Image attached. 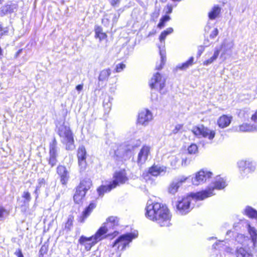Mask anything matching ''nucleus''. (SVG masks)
Segmentation results:
<instances>
[{"label":"nucleus","mask_w":257,"mask_h":257,"mask_svg":"<svg viewBox=\"0 0 257 257\" xmlns=\"http://www.w3.org/2000/svg\"><path fill=\"white\" fill-rule=\"evenodd\" d=\"M219 49L214 48L213 55L212 57H211L208 59L204 61L203 62V64L205 66H207L211 63H212L214 61H215L219 56Z\"/></svg>","instance_id":"7c9ffc66"},{"label":"nucleus","mask_w":257,"mask_h":257,"mask_svg":"<svg viewBox=\"0 0 257 257\" xmlns=\"http://www.w3.org/2000/svg\"><path fill=\"white\" fill-rule=\"evenodd\" d=\"M3 0H0V5L3 3Z\"/></svg>","instance_id":"69168bd1"},{"label":"nucleus","mask_w":257,"mask_h":257,"mask_svg":"<svg viewBox=\"0 0 257 257\" xmlns=\"http://www.w3.org/2000/svg\"><path fill=\"white\" fill-rule=\"evenodd\" d=\"M224 242V241H219V243H216L215 244H214L213 246L214 248H216V246H219L218 248H222V249H224L227 252L233 253V249L230 247L224 245L223 244Z\"/></svg>","instance_id":"c9c22d12"},{"label":"nucleus","mask_w":257,"mask_h":257,"mask_svg":"<svg viewBox=\"0 0 257 257\" xmlns=\"http://www.w3.org/2000/svg\"><path fill=\"white\" fill-rule=\"evenodd\" d=\"M99 232H96L94 235L89 237H87L82 235L79 239V242L81 245L85 246L86 250H89L91 248L92 246L103 238V237H101L100 235H99Z\"/></svg>","instance_id":"9d476101"},{"label":"nucleus","mask_w":257,"mask_h":257,"mask_svg":"<svg viewBox=\"0 0 257 257\" xmlns=\"http://www.w3.org/2000/svg\"><path fill=\"white\" fill-rule=\"evenodd\" d=\"M195 193H192L190 195L184 197L181 199V200L177 202L176 204V208L178 213L181 215H185L188 213L194 207L192 201H195V200H203L200 199L197 197L194 196L193 194Z\"/></svg>","instance_id":"39448f33"},{"label":"nucleus","mask_w":257,"mask_h":257,"mask_svg":"<svg viewBox=\"0 0 257 257\" xmlns=\"http://www.w3.org/2000/svg\"><path fill=\"white\" fill-rule=\"evenodd\" d=\"M233 45L232 41L225 39L220 46H216L215 48L219 49V53L221 52L220 57H225V55H231Z\"/></svg>","instance_id":"dca6fc26"},{"label":"nucleus","mask_w":257,"mask_h":257,"mask_svg":"<svg viewBox=\"0 0 257 257\" xmlns=\"http://www.w3.org/2000/svg\"><path fill=\"white\" fill-rule=\"evenodd\" d=\"M22 51V49H20V50H19V51L16 53V57H18V56L19 55V54L21 53Z\"/></svg>","instance_id":"680f3d73"},{"label":"nucleus","mask_w":257,"mask_h":257,"mask_svg":"<svg viewBox=\"0 0 257 257\" xmlns=\"http://www.w3.org/2000/svg\"><path fill=\"white\" fill-rule=\"evenodd\" d=\"M245 214L250 218H257V211L250 206H246L244 209Z\"/></svg>","instance_id":"2f4dec72"},{"label":"nucleus","mask_w":257,"mask_h":257,"mask_svg":"<svg viewBox=\"0 0 257 257\" xmlns=\"http://www.w3.org/2000/svg\"><path fill=\"white\" fill-rule=\"evenodd\" d=\"M58 133L61 143L66 146V150H73L75 149L73 134L69 126L60 125L58 127Z\"/></svg>","instance_id":"20e7f679"},{"label":"nucleus","mask_w":257,"mask_h":257,"mask_svg":"<svg viewBox=\"0 0 257 257\" xmlns=\"http://www.w3.org/2000/svg\"><path fill=\"white\" fill-rule=\"evenodd\" d=\"M220 12V8L219 7L216 6H214L212 10L209 13L208 17L210 19H215L219 14Z\"/></svg>","instance_id":"72a5a7b5"},{"label":"nucleus","mask_w":257,"mask_h":257,"mask_svg":"<svg viewBox=\"0 0 257 257\" xmlns=\"http://www.w3.org/2000/svg\"><path fill=\"white\" fill-rule=\"evenodd\" d=\"M165 13L166 14L168 15L172 13L173 11V6L171 5L168 4L166 7L165 9Z\"/></svg>","instance_id":"de8ad7c7"},{"label":"nucleus","mask_w":257,"mask_h":257,"mask_svg":"<svg viewBox=\"0 0 257 257\" xmlns=\"http://www.w3.org/2000/svg\"><path fill=\"white\" fill-rule=\"evenodd\" d=\"M118 233V232H117L116 230H114L113 234H115L114 235H116Z\"/></svg>","instance_id":"0e129e2a"},{"label":"nucleus","mask_w":257,"mask_h":257,"mask_svg":"<svg viewBox=\"0 0 257 257\" xmlns=\"http://www.w3.org/2000/svg\"><path fill=\"white\" fill-rule=\"evenodd\" d=\"M231 119V116L223 115L218 119L217 123L220 127L223 128L228 126L230 124Z\"/></svg>","instance_id":"cd10ccee"},{"label":"nucleus","mask_w":257,"mask_h":257,"mask_svg":"<svg viewBox=\"0 0 257 257\" xmlns=\"http://www.w3.org/2000/svg\"><path fill=\"white\" fill-rule=\"evenodd\" d=\"M95 37L99 38V40L101 41L106 38V35L104 33H102L99 34H98L97 35L95 36Z\"/></svg>","instance_id":"864d4df0"},{"label":"nucleus","mask_w":257,"mask_h":257,"mask_svg":"<svg viewBox=\"0 0 257 257\" xmlns=\"http://www.w3.org/2000/svg\"><path fill=\"white\" fill-rule=\"evenodd\" d=\"M57 142L55 139H54L52 142L50 144L49 147V158L48 160L49 164L52 167L54 166L57 162Z\"/></svg>","instance_id":"a211bd4d"},{"label":"nucleus","mask_w":257,"mask_h":257,"mask_svg":"<svg viewBox=\"0 0 257 257\" xmlns=\"http://www.w3.org/2000/svg\"><path fill=\"white\" fill-rule=\"evenodd\" d=\"M23 197L25 199V202H29L31 199V195L29 192L25 191L23 194Z\"/></svg>","instance_id":"a18cd8bd"},{"label":"nucleus","mask_w":257,"mask_h":257,"mask_svg":"<svg viewBox=\"0 0 257 257\" xmlns=\"http://www.w3.org/2000/svg\"><path fill=\"white\" fill-rule=\"evenodd\" d=\"M173 31L174 30L172 28H168L163 31L159 37L161 45L159 46V48L160 55L161 56V62L159 65H156V68L158 70H160L162 68V67L165 64L166 61V52L165 50V39L168 35L172 34Z\"/></svg>","instance_id":"423d86ee"},{"label":"nucleus","mask_w":257,"mask_h":257,"mask_svg":"<svg viewBox=\"0 0 257 257\" xmlns=\"http://www.w3.org/2000/svg\"><path fill=\"white\" fill-rule=\"evenodd\" d=\"M167 168L163 165L154 164L150 167L148 170V173L151 176L157 177L163 176L167 172Z\"/></svg>","instance_id":"aec40b11"},{"label":"nucleus","mask_w":257,"mask_h":257,"mask_svg":"<svg viewBox=\"0 0 257 257\" xmlns=\"http://www.w3.org/2000/svg\"><path fill=\"white\" fill-rule=\"evenodd\" d=\"M125 68V64L123 63H119L116 65L115 71L117 73L120 72Z\"/></svg>","instance_id":"37998d69"},{"label":"nucleus","mask_w":257,"mask_h":257,"mask_svg":"<svg viewBox=\"0 0 257 257\" xmlns=\"http://www.w3.org/2000/svg\"><path fill=\"white\" fill-rule=\"evenodd\" d=\"M77 158L80 170H84L86 167V152L83 146L79 148L77 152Z\"/></svg>","instance_id":"412c9836"},{"label":"nucleus","mask_w":257,"mask_h":257,"mask_svg":"<svg viewBox=\"0 0 257 257\" xmlns=\"http://www.w3.org/2000/svg\"><path fill=\"white\" fill-rule=\"evenodd\" d=\"M96 204L94 202H91L89 204L85 210L82 212V214L77 218L79 222L84 223L86 219L89 216L92 210L96 207Z\"/></svg>","instance_id":"5701e85b"},{"label":"nucleus","mask_w":257,"mask_h":257,"mask_svg":"<svg viewBox=\"0 0 257 257\" xmlns=\"http://www.w3.org/2000/svg\"><path fill=\"white\" fill-rule=\"evenodd\" d=\"M192 133L198 138L204 137L212 140L215 137V133L213 130H211L203 125L195 126L192 130Z\"/></svg>","instance_id":"9b49d317"},{"label":"nucleus","mask_w":257,"mask_h":257,"mask_svg":"<svg viewBox=\"0 0 257 257\" xmlns=\"http://www.w3.org/2000/svg\"><path fill=\"white\" fill-rule=\"evenodd\" d=\"M212 172L205 169L198 172L194 177L192 178V182L194 185L197 186L209 180L212 176Z\"/></svg>","instance_id":"4468645a"},{"label":"nucleus","mask_w":257,"mask_h":257,"mask_svg":"<svg viewBox=\"0 0 257 257\" xmlns=\"http://www.w3.org/2000/svg\"><path fill=\"white\" fill-rule=\"evenodd\" d=\"M248 238L247 237L245 236L244 235L239 234H238L236 237L235 240L242 245H245V242L248 240Z\"/></svg>","instance_id":"4c0bfd02"},{"label":"nucleus","mask_w":257,"mask_h":257,"mask_svg":"<svg viewBox=\"0 0 257 257\" xmlns=\"http://www.w3.org/2000/svg\"><path fill=\"white\" fill-rule=\"evenodd\" d=\"M119 14L118 15H114V17H113V22L114 23H116L117 22L118 19L119 18Z\"/></svg>","instance_id":"052dcab7"},{"label":"nucleus","mask_w":257,"mask_h":257,"mask_svg":"<svg viewBox=\"0 0 257 257\" xmlns=\"http://www.w3.org/2000/svg\"><path fill=\"white\" fill-rule=\"evenodd\" d=\"M248 232L250 235L251 242L252 243L253 248L255 250H257V230L254 227L248 225Z\"/></svg>","instance_id":"a878e982"},{"label":"nucleus","mask_w":257,"mask_h":257,"mask_svg":"<svg viewBox=\"0 0 257 257\" xmlns=\"http://www.w3.org/2000/svg\"><path fill=\"white\" fill-rule=\"evenodd\" d=\"M194 57H191L186 62L179 64L177 66L176 68L181 70H185L188 69L190 66H192L193 64Z\"/></svg>","instance_id":"c756f323"},{"label":"nucleus","mask_w":257,"mask_h":257,"mask_svg":"<svg viewBox=\"0 0 257 257\" xmlns=\"http://www.w3.org/2000/svg\"><path fill=\"white\" fill-rule=\"evenodd\" d=\"M191 160L188 158H182V166H186L190 164Z\"/></svg>","instance_id":"8fccbe9b"},{"label":"nucleus","mask_w":257,"mask_h":257,"mask_svg":"<svg viewBox=\"0 0 257 257\" xmlns=\"http://www.w3.org/2000/svg\"><path fill=\"white\" fill-rule=\"evenodd\" d=\"M146 210V217L159 226L168 227L171 225L172 214L166 205L159 202L148 203Z\"/></svg>","instance_id":"f257e3e1"},{"label":"nucleus","mask_w":257,"mask_h":257,"mask_svg":"<svg viewBox=\"0 0 257 257\" xmlns=\"http://www.w3.org/2000/svg\"><path fill=\"white\" fill-rule=\"evenodd\" d=\"M238 166L240 174L243 177L245 176L249 173L254 171L256 168L255 163L249 160L239 161L238 162Z\"/></svg>","instance_id":"ddd939ff"},{"label":"nucleus","mask_w":257,"mask_h":257,"mask_svg":"<svg viewBox=\"0 0 257 257\" xmlns=\"http://www.w3.org/2000/svg\"><path fill=\"white\" fill-rule=\"evenodd\" d=\"M46 181L45 180L44 178H40L38 180V185L36 187V192L38 191L39 189L42 187L44 186L45 184Z\"/></svg>","instance_id":"79ce46f5"},{"label":"nucleus","mask_w":257,"mask_h":257,"mask_svg":"<svg viewBox=\"0 0 257 257\" xmlns=\"http://www.w3.org/2000/svg\"><path fill=\"white\" fill-rule=\"evenodd\" d=\"M170 19V17L167 15L162 17L158 24V27L160 29H162L165 26V23L168 22Z\"/></svg>","instance_id":"e433bc0d"},{"label":"nucleus","mask_w":257,"mask_h":257,"mask_svg":"<svg viewBox=\"0 0 257 257\" xmlns=\"http://www.w3.org/2000/svg\"><path fill=\"white\" fill-rule=\"evenodd\" d=\"M74 217L72 215H69L67 221L65 223V228L67 229L68 230H70L71 228L73 225Z\"/></svg>","instance_id":"ea45409f"},{"label":"nucleus","mask_w":257,"mask_h":257,"mask_svg":"<svg viewBox=\"0 0 257 257\" xmlns=\"http://www.w3.org/2000/svg\"><path fill=\"white\" fill-rule=\"evenodd\" d=\"M188 152L189 154H195L198 152V147L196 144H192L188 148Z\"/></svg>","instance_id":"a19ab883"},{"label":"nucleus","mask_w":257,"mask_h":257,"mask_svg":"<svg viewBox=\"0 0 257 257\" xmlns=\"http://www.w3.org/2000/svg\"><path fill=\"white\" fill-rule=\"evenodd\" d=\"M218 34V30L217 28L214 29L211 32L210 35V37L211 38H214Z\"/></svg>","instance_id":"3c124183"},{"label":"nucleus","mask_w":257,"mask_h":257,"mask_svg":"<svg viewBox=\"0 0 257 257\" xmlns=\"http://www.w3.org/2000/svg\"><path fill=\"white\" fill-rule=\"evenodd\" d=\"M114 180L109 185H102L97 189V192L99 196H103L105 193L109 192L112 189L115 188L120 184L125 183L128 178L124 171L116 172L113 175Z\"/></svg>","instance_id":"f03ea898"},{"label":"nucleus","mask_w":257,"mask_h":257,"mask_svg":"<svg viewBox=\"0 0 257 257\" xmlns=\"http://www.w3.org/2000/svg\"><path fill=\"white\" fill-rule=\"evenodd\" d=\"M95 36L97 35V34H99L100 33H102V30L100 27H97L95 29Z\"/></svg>","instance_id":"13d9d810"},{"label":"nucleus","mask_w":257,"mask_h":257,"mask_svg":"<svg viewBox=\"0 0 257 257\" xmlns=\"http://www.w3.org/2000/svg\"><path fill=\"white\" fill-rule=\"evenodd\" d=\"M8 212L2 205H0V220L3 218L5 215H8Z\"/></svg>","instance_id":"c03bdc74"},{"label":"nucleus","mask_w":257,"mask_h":257,"mask_svg":"<svg viewBox=\"0 0 257 257\" xmlns=\"http://www.w3.org/2000/svg\"><path fill=\"white\" fill-rule=\"evenodd\" d=\"M47 248L45 246H42L39 251V257H43V255L47 253Z\"/></svg>","instance_id":"49530a36"},{"label":"nucleus","mask_w":257,"mask_h":257,"mask_svg":"<svg viewBox=\"0 0 257 257\" xmlns=\"http://www.w3.org/2000/svg\"><path fill=\"white\" fill-rule=\"evenodd\" d=\"M113 98L110 96H105L103 102V105L105 111L109 112L111 107V101Z\"/></svg>","instance_id":"473e14b6"},{"label":"nucleus","mask_w":257,"mask_h":257,"mask_svg":"<svg viewBox=\"0 0 257 257\" xmlns=\"http://www.w3.org/2000/svg\"><path fill=\"white\" fill-rule=\"evenodd\" d=\"M159 10H155L154 12L152 14V17L157 18L159 16Z\"/></svg>","instance_id":"4d7b16f0"},{"label":"nucleus","mask_w":257,"mask_h":257,"mask_svg":"<svg viewBox=\"0 0 257 257\" xmlns=\"http://www.w3.org/2000/svg\"><path fill=\"white\" fill-rule=\"evenodd\" d=\"M189 177L184 176H179L174 179L170 184L168 188V192L172 194H175L178 190V188L183 185Z\"/></svg>","instance_id":"f3484780"},{"label":"nucleus","mask_w":257,"mask_h":257,"mask_svg":"<svg viewBox=\"0 0 257 257\" xmlns=\"http://www.w3.org/2000/svg\"><path fill=\"white\" fill-rule=\"evenodd\" d=\"M111 71L110 68L104 69L100 71L99 76V81H107L111 75Z\"/></svg>","instance_id":"c85d7f7f"},{"label":"nucleus","mask_w":257,"mask_h":257,"mask_svg":"<svg viewBox=\"0 0 257 257\" xmlns=\"http://www.w3.org/2000/svg\"><path fill=\"white\" fill-rule=\"evenodd\" d=\"M179 159L177 157H172L171 159V166L174 169L178 168L179 166Z\"/></svg>","instance_id":"58836bf2"},{"label":"nucleus","mask_w":257,"mask_h":257,"mask_svg":"<svg viewBox=\"0 0 257 257\" xmlns=\"http://www.w3.org/2000/svg\"><path fill=\"white\" fill-rule=\"evenodd\" d=\"M111 6L114 7L116 5L119 3L120 0H108Z\"/></svg>","instance_id":"5fc2aeb1"},{"label":"nucleus","mask_w":257,"mask_h":257,"mask_svg":"<svg viewBox=\"0 0 257 257\" xmlns=\"http://www.w3.org/2000/svg\"><path fill=\"white\" fill-rule=\"evenodd\" d=\"M149 85L152 89L158 90L161 94L165 93L166 91L164 90L165 79L159 72L154 74L150 81Z\"/></svg>","instance_id":"1a4fd4ad"},{"label":"nucleus","mask_w":257,"mask_h":257,"mask_svg":"<svg viewBox=\"0 0 257 257\" xmlns=\"http://www.w3.org/2000/svg\"><path fill=\"white\" fill-rule=\"evenodd\" d=\"M183 125L182 124H178L175 125V128L172 130L173 134H177L180 130L182 129Z\"/></svg>","instance_id":"09e8293b"},{"label":"nucleus","mask_w":257,"mask_h":257,"mask_svg":"<svg viewBox=\"0 0 257 257\" xmlns=\"http://www.w3.org/2000/svg\"><path fill=\"white\" fill-rule=\"evenodd\" d=\"M114 155L117 158V159H125L124 158V150L122 147L119 146L116 150H114Z\"/></svg>","instance_id":"f704fd0d"},{"label":"nucleus","mask_w":257,"mask_h":257,"mask_svg":"<svg viewBox=\"0 0 257 257\" xmlns=\"http://www.w3.org/2000/svg\"><path fill=\"white\" fill-rule=\"evenodd\" d=\"M136 236L132 233L122 234L114 241L113 246H117L118 249L123 250Z\"/></svg>","instance_id":"f8f14e48"},{"label":"nucleus","mask_w":257,"mask_h":257,"mask_svg":"<svg viewBox=\"0 0 257 257\" xmlns=\"http://www.w3.org/2000/svg\"><path fill=\"white\" fill-rule=\"evenodd\" d=\"M153 119V114L148 109L142 110L139 113L138 121L142 125H147Z\"/></svg>","instance_id":"6ab92c4d"},{"label":"nucleus","mask_w":257,"mask_h":257,"mask_svg":"<svg viewBox=\"0 0 257 257\" xmlns=\"http://www.w3.org/2000/svg\"><path fill=\"white\" fill-rule=\"evenodd\" d=\"M226 185V181L223 178L217 176L215 179V182L211 185L209 186L207 189L197 192L195 194H193V195L200 199H204L213 195L214 194L213 193L214 189H222Z\"/></svg>","instance_id":"7ed1b4c3"},{"label":"nucleus","mask_w":257,"mask_h":257,"mask_svg":"<svg viewBox=\"0 0 257 257\" xmlns=\"http://www.w3.org/2000/svg\"><path fill=\"white\" fill-rule=\"evenodd\" d=\"M15 254L18 256V257H24L23 254L22 252V251L20 249H18L15 252Z\"/></svg>","instance_id":"6e6d98bb"},{"label":"nucleus","mask_w":257,"mask_h":257,"mask_svg":"<svg viewBox=\"0 0 257 257\" xmlns=\"http://www.w3.org/2000/svg\"><path fill=\"white\" fill-rule=\"evenodd\" d=\"M236 257H253L249 249L245 247H237L235 251Z\"/></svg>","instance_id":"bb28decb"},{"label":"nucleus","mask_w":257,"mask_h":257,"mask_svg":"<svg viewBox=\"0 0 257 257\" xmlns=\"http://www.w3.org/2000/svg\"><path fill=\"white\" fill-rule=\"evenodd\" d=\"M118 220L116 217L110 216L106 219V221L102 224L97 232H99V235L103 237L106 233L110 234L111 230L115 229V227L118 225Z\"/></svg>","instance_id":"6e6552de"},{"label":"nucleus","mask_w":257,"mask_h":257,"mask_svg":"<svg viewBox=\"0 0 257 257\" xmlns=\"http://www.w3.org/2000/svg\"><path fill=\"white\" fill-rule=\"evenodd\" d=\"M151 99L153 101H157L158 99V94L155 92H152L151 94Z\"/></svg>","instance_id":"603ef678"},{"label":"nucleus","mask_w":257,"mask_h":257,"mask_svg":"<svg viewBox=\"0 0 257 257\" xmlns=\"http://www.w3.org/2000/svg\"><path fill=\"white\" fill-rule=\"evenodd\" d=\"M91 183L90 181L83 180L81 181L79 186L77 187L73 199L75 203L79 204L85 196L86 192L90 188Z\"/></svg>","instance_id":"0eeeda50"},{"label":"nucleus","mask_w":257,"mask_h":257,"mask_svg":"<svg viewBox=\"0 0 257 257\" xmlns=\"http://www.w3.org/2000/svg\"><path fill=\"white\" fill-rule=\"evenodd\" d=\"M57 173L62 184L66 185L69 179V173L66 168L63 165H59L57 168Z\"/></svg>","instance_id":"4be33fe9"},{"label":"nucleus","mask_w":257,"mask_h":257,"mask_svg":"<svg viewBox=\"0 0 257 257\" xmlns=\"http://www.w3.org/2000/svg\"><path fill=\"white\" fill-rule=\"evenodd\" d=\"M150 154V148L148 146H144L138 154V163L140 164H144L148 159Z\"/></svg>","instance_id":"b1692460"},{"label":"nucleus","mask_w":257,"mask_h":257,"mask_svg":"<svg viewBox=\"0 0 257 257\" xmlns=\"http://www.w3.org/2000/svg\"><path fill=\"white\" fill-rule=\"evenodd\" d=\"M83 84H79L76 86V89L78 91H80L83 89Z\"/></svg>","instance_id":"bf43d9fd"},{"label":"nucleus","mask_w":257,"mask_h":257,"mask_svg":"<svg viewBox=\"0 0 257 257\" xmlns=\"http://www.w3.org/2000/svg\"><path fill=\"white\" fill-rule=\"evenodd\" d=\"M18 6L16 4H7L1 8L0 14L1 16L11 14L17 11Z\"/></svg>","instance_id":"393cba45"},{"label":"nucleus","mask_w":257,"mask_h":257,"mask_svg":"<svg viewBox=\"0 0 257 257\" xmlns=\"http://www.w3.org/2000/svg\"><path fill=\"white\" fill-rule=\"evenodd\" d=\"M114 255V253H113L112 254V256ZM115 257H120V254L118 252H116V254H115Z\"/></svg>","instance_id":"e2e57ef3"},{"label":"nucleus","mask_w":257,"mask_h":257,"mask_svg":"<svg viewBox=\"0 0 257 257\" xmlns=\"http://www.w3.org/2000/svg\"><path fill=\"white\" fill-rule=\"evenodd\" d=\"M252 123H243L238 126V131L242 132L257 131V109L251 117Z\"/></svg>","instance_id":"2eb2a0df"}]
</instances>
